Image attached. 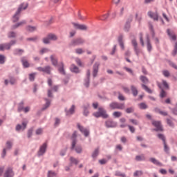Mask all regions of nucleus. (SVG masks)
<instances>
[{
	"instance_id": "obj_1",
	"label": "nucleus",
	"mask_w": 177,
	"mask_h": 177,
	"mask_svg": "<svg viewBox=\"0 0 177 177\" xmlns=\"http://www.w3.org/2000/svg\"><path fill=\"white\" fill-rule=\"evenodd\" d=\"M28 7V4L27 3H21L17 11L16 12L15 15L13 16L12 17V21L14 23H16V21H19V17H20V13L21 12V10H26V9H27V8Z\"/></svg>"
},
{
	"instance_id": "obj_2",
	"label": "nucleus",
	"mask_w": 177,
	"mask_h": 177,
	"mask_svg": "<svg viewBox=\"0 0 177 177\" xmlns=\"http://www.w3.org/2000/svg\"><path fill=\"white\" fill-rule=\"evenodd\" d=\"M94 117L96 118H99V117H102V118H109V115L104 109L100 107L98 109V111L93 113Z\"/></svg>"
},
{
	"instance_id": "obj_3",
	"label": "nucleus",
	"mask_w": 177,
	"mask_h": 177,
	"mask_svg": "<svg viewBox=\"0 0 177 177\" xmlns=\"http://www.w3.org/2000/svg\"><path fill=\"white\" fill-rule=\"evenodd\" d=\"M109 107L111 110H115V109L118 110H124V109H125V105L124 104H120L118 102H111L109 104Z\"/></svg>"
},
{
	"instance_id": "obj_4",
	"label": "nucleus",
	"mask_w": 177,
	"mask_h": 177,
	"mask_svg": "<svg viewBox=\"0 0 177 177\" xmlns=\"http://www.w3.org/2000/svg\"><path fill=\"white\" fill-rule=\"evenodd\" d=\"M72 24L75 30H81L82 31L88 30V26L85 24H80L75 22H73Z\"/></svg>"
},
{
	"instance_id": "obj_5",
	"label": "nucleus",
	"mask_w": 177,
	"mask_h": 177,
	"mask_svg": "<svg viewBox=\"0 0 177 177\" xmlns=\"http://www.w3.org/2000/svg\"><path fill=\"white\" fill-rule=\"evenodd\" d=\"M16 44V41H11L8 44H0V50L3 51L5 49L9 50L10 49V46L12 45H15Z\"/></svg>"
},
{
	"instance_id": "obj_6",
	"label": "nucleus",
	"mask_w": 177,
	"mask_h": 177,
	"mask_svg": "<svg viewBox=\"0 0 177 177\" xmlns=\"http://www.w3.org/2000/svg\"><path fill=\"white\" fill-rule=\"evenodd\" d=\"M85 43V40L83 39L79 38V39H75L72 40L71 42V46H77L78 45H82V44Z\"/></svg>"
},
{
	"instance_id": "obj_7",
	"label": "nucleus",
	"mask_w": 177,
	"mask_h": 177,
	"mask_svg": "<svg viewBox=\"0 0 177 177\" xmlns=\"http://www.w3.org/2000/svg\"><path fill=\"white\" fill-rule=\"evenodd\" d=\"M38 71H42L43 73H46V74H50V71H52V68L49 66L45 67H38L37 68Z\"/></svg>"
},
{
	"instance_id": "obj_8",
	"label": "nucleus",
	"mask_w": 177,
	"mask_h": 177,
	"mask_svg": "<svg viewBox=\"0 0 177 177\" xmlns=\"http://www.w3.org/2000/svg\"><path fill=\"white\" fill-rule=\"evenodd\" d=\"M158 138H159V139H161L162 140L164 144V150L165 151H166V153H168V151H169V148L167 145V142H165V137L164 136V135L158 134Z\"/></svg>"
},
{
	"instance_id": "obj_9",
	"label": "nucleus",
	"mask_w": 177,
	"mask_h": 177,
	"mask_svg": "<svg viewBox=\"0 0 177 177\" xmlns=\"http://www.w3.org/2000/svg\"><path fill=\"white\" fill-rule=\"evenodd\" d=\"M77 128L82 132V133L84 134V136H88L89 135V130L88 129L84 128V127L81 126V124H77Z\"/></svg>"
},
{
	"instance_id": "obj_10",
	"label": "nucleus",
	"mask_w": 177,
	"mask_h": 177,
	"mask_svg": "<svg viewBox=\"0 0 177 177\" xmlns=\"http://www.w3.org/2000/svg\"><path fill=\"white\" fill-rule=\"evenodd\" d=\"M131 44L134 48V50L136 53L137 56H139V53H140V50L139 49V48L138 47V42L136 41V39H133L131 41Z\"/></svg>"
},
{
	"instance_id": "obj_11",
	"label": "nucleus",
	"mask_w": 177,
	"mask_h": 177,
	"mask_svg": "<svg viewBox=\"0 0 177 177\" xmlns=\"http://www.w3.org/2000/svg\"><path fill=\"white\" fill-rule=\"evenodd\" d=\"M152 125L156 127V131H162V126H161V122L160 121H152Z\"/></svg>"
},
{
	"instance_id": "obj_12",
	"label": "nucleus",
	"mask_w": 177,
	"mask_h": 177,
	"mask_svg": "<svg viewBox=\"0 0 177 177\" xmlns=\"http://www.w3.org/2000/svg\"><path fill=\"white\" fill-rule=\"evenodd\" d=\"M77 131H75L72 135V145H71V149L74 150L75 147V145H77Z\"/></svg>"
},
{
	"instance_id": "obj_13",
	"label": "nucleus",
	"mask_w": 177,
	"mask_h": 177,
	"mask_svg": "<svg viewBox=\"0 0 177 177\" xmlns=\"http://www.w3.org/2000/svg\"><path fill=\"white\" fill-rule=\"evenodd\" d=\"M105 125L107 128H115V127H117V123L113 122V120H107L105 122Z\"/></svg>"
},
{
	"instance_id": "obj_14",
	"label": "nucleus",
	"mask_w": 177,
	"mask_h": 177,
	"mask_svg": "<svg viewBox=\"0 0 177 177\" xmlns=\"http://www.w3.org/2000/svg\"><path fill=\"white\" fill-rule=\"evenodd\" d=\"M100 64L99 62H96L93 66V77H96L97 75V73L99 71V66Z\"/></svg>"
},
{
	"instance_id": "obj_15",
	"label": "nucleus",
	"mask_w": 177,
	"mask_h": 177,
	"mask_svg": "<svg viewBox=\"0 0 177 177\" xmlns=\"http://www.w3.org/2000/svg\"><path fill=\"white\" fill-rule=\"evenodd\" d=\"M148 16L151 17V19H153L155 21H157L158 20V14L157 12H148Z\"/></svg>"
},
{
	"instance_id": "obj_16",
	"label": "nucleus",
	"mask_w": 177,
	"mask_h": 177,
	"mask_svg": "<svg viewBox=\"0 0 177 177\" xmlns=\"http://www.w3.org/2000/svg\"><path fill=\"white\" fill-rule=\"evenodd\" d=\"M27 124H28V122H22V126L20 125V124H17V127H16V129L17 131H24V129L26 128H27Z\"/></svg>"
},
{
	"instance_id": "obj_17",
	"label": "nucleus",
	"mask_w": 177,
	"mask_h": 177,
	"mask_svg": "<svg viewBox=\"0 0 177 177\" xmlns=\"http://www.w3.org/2000/svg\"><path fill=\"white\" fill-rule=\"evenodd\" d=\"M21 62L25 68H28V67H30V63H28V60H27L26 57H22Z\"/></svg>"
},
{
	"instance_id": "obj_18",
	"label": "nucleus",
	"mask_w": 177,
	"mask_h": 177,
	"mask_svg": "<svg viewBox=\"0 0 177 177\" xmlns=\"http://www.w3.org/2000/svg\"><path fill=\"white\" fill-rule=\"evenodd\" d=\"M46 143L43 144V146L40 147V149L38 152L39 156H42L43 154H45V152L46 151Z\"/></svg>"
},
{
	"instance_id": "obj_19",
	"label": "nucleus",
	"mask_w": 177,
	"mask_h": 177,
	"mask_svg": "<svg viewBox=\"0 0 177 177\" xmlns=\"http://www.w3.org/2000/svg\"><path fill=\"white\" fill-rule=\"evenodd\" d=\"M15 174L13 173V170L12 169H8L4 174V177H13Z\"/></svg>"
},
{
	"instance_id": "obj_20",
	"label": "nucleus",
	"mask_w": 177,
	"mask_h": 177,
	"mask_svg": "<svg viewBox=\"0 0 177 177\" xmlns=\"http://www.w3.org/2000/svg\"><path fill=\"white\" fill-rule=\"evenodd\" d=\"M167 34L171 39H172L173 41H176V35H175L174 32H171L169 29L167 30Z\"/></svg>"
},
{
	"instance_id": "obj_21",
	"label": "nucleus",
	"mask_w": 177,
	"mask_h": 177,
	"mask_svg": "<svg viewBox=\"0 0 177 177\" xmlns=\"http://www.w3.org/2000/svg\"><path fill=\"white\" fill-rule=\"evenodd\" d=\"M149 161H151V162H153V164H155V165H159V167H162V164L161 162H158V160H157L154 158H151L149 159Z\"/></svg>"
},
{
	"instance_id": "obj_22",
	"label": "nucleus",
	"mask_w": 177,
	"mask_h": 177,
	"mask_svg": "<svg viewBox=\"0 0 177 177\" xmlns=\"http://www.w3.org/2000/svg\"><path fill=\"white\" fill-rule=\"evenodd\" d=\"M50 60L52 62L53 66H57V58H56V56L51 55Z\"/></svg>"
},
{
	"instance_id": "obj_23",
	"label": "nucleus",
	"mask_w": 177,
	"mask_h": 177,
	"mask_svg": "<svg viewBox=\"0 0 177 177\" xmlns=\"http://www.w3.org/2000/svg\"><path fill=\"white\" fill-rule=\"evenodd\" d=\"M158 86L161 89L160 97H165L167 96V93L161 88V84L158 83Z\"/></svg>"
},
{
	"instance_id": "obj_24",
	"label": "nucleus",
	"mask_w": 177,
	"mask_h": 177,
	"mask_svg": "<svg viewBox=\"0 0 177 177\" xmlns=\"http://www.w3.org/2000/svg\"><path fill=\"white\" fill-rule=\"evenodd\" d=\"M131 90L133 96H138V88L135 86H131Z\"/></svg>"
},
{
	"instance_id": "obj_25",
	"label": "nucleus",
	"mask_w": 177,
	"mask_h": 177,
	"mask_svg": "<svg viewBox=\"0 0 177 177\" xmlns=\"http://www.w3.org/2000/svg\"><path fill=\"white\" fill-rule=\"evenodd\" d=\"M71 71H72V73H80V69L75 65L72 64L71 66Z\"/></svg>"
},
{
	"instance_id": "obj_26",
	"label": "nucleus",
	"mask_w": 177,
	"mask_h": 177,
	"mask_svg": "<svg viewBox=\"0 0 177 177\" xmlns=\"http://www.w3.org/2000/svg\"><path fill=\"white\" fill-rule=\"evenodd\" d=\"M26 24V21H21L16 25L12 26V30H15V28H17V27H21V26H24Z\"/></svg>"
},
{
	"instance_id": "obj_27",
	"label": "nucleus",
	"mask_w": 177,
	"mask_h": 177,
	"mask_svg": "<svg viewBox=\"0 0 177 177\" xmlns=\"http://www.w3.org/2000/svg\"><path fill=\"white\" fill-rule=\"evenodd\" d=\"M74 110H75V106L73 105L71 109L66 111V115H71V114H74Z\"/></svg>"
},
{
	"instance_id": "obj_28",
	"label": "nucleus",
	"mask_w": 177,
	"mask_h": 177,
	"mask_svg": "<svg viewBox=\"0 0 177 177\" xmlns=\"http://www.w3.org/2000/svg\"><path fill=\"white\" fill-rule=\"evenodd\" d=\"M141 86L142 88H144L146 92H147L148 93H153V91H151V89H150L149 87H147V86L145 85V84H141Z\"/></svg>"
},
{
	"instance_id": "obj_29",
	"label": "nucleus",
	"mask_w": 177,
	"mask_h": 177,
	"mask_svg": "<svg viewBox=\"0 0 177 177\" xmlns=\"http://www.w3.org/2000/svg\"><path fill=\"white\" fill-rule=\"evenodd\" d=\"M140 80L143 84H149V79L145 76H140Z\"/></svg>"
},
{
	"instance_id": "obj_30",
	"label": "nucleus",
	"mask_w": 177,
	"mask_h": 177,
	"mask_svg": "<svg viewBox=\"0 0 177 177\" xmlns=\"http://www.w3.org/2000/svg\"><path fill=\"white\" fill-rule=\"evenodd\" d=\"M99 156V148H96L92 153L93 158H96Z\"/></svg>"
},
{
	"instance_id": "obj_31",
	"label": "nucleus",
	"mask_w": 177,
	"mask_h": 177,
	"mask_svg": "<svg viewBox=\"0 0 177 177\" xmlns=\"http://www.w3.org/2000/svg\"><path fill=\"white\" fill-rule=\"evenodd\" d=\"M145 155L136 156V161H145Z\"/></svg>"
},
{
	"instance_id": "obj_32",
	"label": "nucleus",
	"mask_w": 177,
	"mask_h": 177,
	"mask_svg": "<svg viewBox=\"0 0 177 177\" xmlns=\"http://www.w3.org/2000/svg\"><path fill=\"white\" fill-rule=\"evenodd\" d=\"M70 161H71V164H75V165H78V162H80V161L78 160H77L75 158H73V157L70 158Z\"/></svg>"
},
{
	"instance_id": "obj_33",
	"label": "nucleus",
	"mask_w": 177,
	"mask_h": 177,
	"mask_svg": "<svg viewBox=\"0 0 177 177\" xmlns=\"http://www.w3.org/2000/svg\"><path fill=\"white\" fill-rule=\"evenodd\" d=\"M113 115L115 117V118H120V117L122 115V113L120 111H115L113 112Z\"/></svg>"
},
{
	"instance_id": "obj_34",
	"label": "nucleus",
	"mask_w": 177,
	"mask_h": 177,
	"mask_svg": "<svg viewBox=\"0 0 177 177\" xmlns=\"http://www.w3.org/2000/svg\"><path fill=\"white\" fill-rule=\"evenodd\" d=\"M48 36V38H50V41H56V39H57V36H56L55 35L49 34Z\"/></svg>"
},
{
	"instance_id": "obj_35",
	"label": "nucleus",
	"mask_w": 177,
	"mask_h": 177,
	"mask_svg": "<svg viewBox=\"0 0 177 177\" xmlns=\"http://www.w3.org/2000/svg\"><path fill=\"white\" fill-rule=\"evenodd\" d=\"M109 14H105L101 17H98L97 19H99V20H102V21L107 20V19L109 18Z\"/></svg>"
},
{
	"instance_id": "obj_36",
	"label": "nucleus",
	"mask_w": 177,
	"mask_h": 177,
	"mask_svg": "<svg viewBox=\"0 0 177 177\" xmlns=\"http://www.w3.org/2000/svg\"><path fill=\"white\" fill-rule=\"evenodd\" d=\"M172 56H176L177 55V41L174 44V48L171 53Z\"/></svg>"
},
{
	"instance_id": "obj_37",
	"label": "nucleus",
	"mask_w": 177,
	"mask_h": 177,
	"mask_svg": "<svg viewBox=\"0 0 177 177\" xmlns=\"http://www.w3.org/2000/svg\"><path fill=\"white\" fill-rule=\"evenodd\" d=\"M118 42L122 49H124V42L122 41V36H120L118 38Z\"/></svg>"
},
{
	"instance_id": "obj_38",
	"label": "nucleus",
	"mask_w": 177,
	"mask_h": 177,
	"mask_svg": "<svg viewBox=\"0 0 177 177\" xmlns=\"http://www.w3.org/2000/svg\"><path fill=\"white\" fill-rule=\"evenodd\" d=\"M27 31H30V32H32V31H35L37 30V28L35 26H28L26 28Z\"/></svg>"
},
{
	"instance_id": "obj_39",
	"label": "nucleus",
	"mask_w": 177,
	"mask_h": 177,
	"mask_svg": "<svg viewBox=\"0 0 177 177\" xmlns=\"http://www.w3.org/2000/svg\"><path fill=\"white\" fill-rule=\"evenodd\" d=\"M147 50L149 52L151 50V44H150V39H149V36H147Z\"/></svg>"
},
{
	"instance_id": "obj_40",
	"label": "nucleus",
	"mask_w": 177,
	"mask_h": 177,
	"mask_svg": "<svg viewBox=\"0 0 177 177\" xmlns=\"http://www.w3.org/2000/svg\"><path fill=\"white\" fill-rule=\"evenodd\" d=\"M142 175H143V172H142V171H136L133 174L134 177L142 176Z\"/></svg>"
},
{
	"instance_id": "obj_41",
	"label": "nucleus",
	"mask_w": 177,
	"mask_h": 177,
	"mask_svg": "<svg viewBox=\"0 0 177 177\" xmlns=\"http://www.w3.org/2000/svg\"><path fill=\"white\" fill-rule=\"evenodd\" d=\"M62 66L59 68V72L60 74H66V72L64 71V65L63 63L61 64Z\"/></svg>"
},
{
	"instance_id": "obj_42",
	"label": "nucleus",
	"mask_w": 177,
	"mask_h": 177,
	"mask_svg": "<svg viewBox=\"0 0 177 177\" xmlns=\"http://www.w3.org/2000/svg\"><path fill=\"white\" fill-rule=\"evenodd\" d=\"M15 55H23L24 53V50L22 49H16L15 50Z\"/></svg>"
},
{
	"instance_id": "obj_43",
	"label": "nucleus",
	"mask_w": 177,
	"mask_h": 177,
	"mask_svg": "<svg viewBox=\"0 0 177 177\" xmlns=\"http://www.w3.org/2000/svg\"><path fill=\"white\" fill-rule=\"evenodd\" d=\"M139 107L140 109H141L142 110H145L146 109H147V105L145 103H140L139 104Z\"/></svg>"
},
{
	"instance_id": "obj_44",
	"label": "nucleus",
	"mask_w": 177,
	"mask_h": 177,
	"mask_svg": "<svg viewBox=\"0 0 177 177\" xmlns=\"http://www.w3.org/2000/svg\"><path fill=\"white\" fill-rule=\"evenodd\" d=\"M75 150L76 151V153H82V147L81 146H77L75 148Z\"/></svg>"
},
{
	"instance_id": "obj_45",
	"label": "nucleus",
	"mask_w": 177,
	"mask_h": 177,
	"mask_svg": "<svg viewBox=\"0 0 177 177\" xmlns=\"http://www.w3.org/2000/svg\"><path fill=\"white\" fill-rule=\"evenodd\" d=\"M35 75H37V73H30L29 75L30 81H34V80H35Z\"/></svg>"
},
{
	"instance_id": "obj_46",
	"label": "nucleus",
	"mask_w": 177,
	"mask_h": 177,
	"mask_svg": "<svg viewBox=\"0 0 177 177\" xmlns=\"http://www.w3.org/2000/svg\"><path fill=\"white\" fill-rule=\"evenodd\" d=\"M8 38H15L16 37V33L15 32H10L8 35Z\"/></svg>"
},
{
	"instance_id": "obj_47",
	"label": "nucleus",
	"mask_w": 177,
	"mask_h": 177,
	"mask_svg": "<svg viewBox=\"0 0 177 177\" xmlns=\"http://www.w3.org/2000/svg\"><path fill=\"white\" fill-rule=\"evenodd\" d=\"M44 44H49L50 42V39L49 38V36H47L46 37L43 39Z\"/></svg>"
},
{
	"instance_id": "obj_48",
	"label": "nucleus",
	"mask_w": 177,
	"mask_h": 177,
	"mask_svg": "<svg viewBox=\"0 0 177 177\" xmlns=\"http://www.w3.org/2000/svg\"><path fill=\"white\" fill-rule=\"evenodd\" d=\"M140 42L142 46H145V42L143 41V35L142 33L140 34Z\"/></svg>"
},
{
	"instance_id": "obj_49",
	"label": "nucleus",
	"mask_w": 177,
	"mask_h": 177,
	"mask_svg": "<svg viewBox=\"0 0 177 177\" xmlns=\"http://www.w3.org/2000/svg\"><path fill=\"white\" fill-rule=\"evenodd\" d=\"M56 176V174L53 171H49L48 174V177H55Z\"/></svg>"
},
{
	"instance_id": "obj_50",
	"label": "nucleus",
	"mask_w": 177,
	"mask_h": 177,
	"mask_svg": "<svg viewBox=\"0 0 177 177\" xmlns=\"http://www.w3.org/2000/svg\"><path fill=\"white\" fill-rule=\"evenodd\" d=\"M162 85L165 86V89H169V86L168 85L167 81L162 80Z\"/></svg>"
},
{
	"instance_id": "obj_51",
	"label": "nucleus",
	"mask_w": 177,
	"mask_h": 177,
	"mask_svg": "<svg viewBox=\"0 0 177 177\" xmlns=\"http://www.w3.org/2000/svg\"><path fill=\"white\" fill-rule=\"evenodd\" d=\"M46 100V102L44 107H43V110H46V109H48V107L50 106V102L48 100Z\"/></svg>"
},
{
	"instance_id": "obj_52",
	"label": "nucleus",
	"mask_w": 177,
	"mask_h": 177,
	"mask_svg": "<svg viewBox=\"0 0 177 177\" xmlns=\"http://www.w3.org/2000/svg\"><path fill=\"white\" fill-rule=\"evenodd\" d=\"M89 107V105H87L86 107L84 108V115H88V114H89V112L88 111V108Z\"/></svg>"
},
{
	"instance_id": "obj_53",
	"label": "nucleus",
	"mask_w": 177,
	"mask_h": 177,
	"mask_svg": "<svg viewBox=\"0 0 177 177\" xmlns=\"http://www.w3.org/2000/svg\"><path fill=\"white\" fill-rule=\"evenodd\" d=\"M75 53L78 55H82V53H84V50H82V48H77Z\"/></svg>"
},
{
	"instance_id": "obj_54",
	"label": "nucleus",
	"mask_w": 177,
	"mask_h": 177,
	"mask_svg": "<svg viewBox=\"0 0 177 177\" xmlns=\"http://www.w3.org/2000/svg\"><path fill=\"white\" fill-rule=\"evenodd\" d=\"M23 106H24V103L23 102L19 104V107H18V111H23V110L24 109V107Z\"/></svg>"
},
{
	"instance_id": "obj_55",
	"label": "nucleus",
	"mask_w": 177,
	"mask_h": 177,
	"mask_svg": "<svg viewBox=\"0 0 177 177\" xmlns=\"http://www.w3.org/2000/svg\"><path fill=\"white\" fill-rule=\"evenodd\" d=\"M5 63V56L0 55V64H3Z\"/></svg>"
},
{
	"instance_id": "obj_56",
	"label": "nucleus",
	"mask_w": 177,
	"mask_h": 177,
	"mask_svg": "<svg viewBox=\"0 0 177 177\" xmlns=\"http://www.w3.org/2000/svg\"><path fill=\"white\" fill-rule=\"evenodd\" d=\"M169 66L173 67V68H175L176 70H177V66H176V64H175V63H174L172 62H169Z\"/></svg>"
},
{
	"instance_id": "obj_57",
	"label": "nucleus",
	"mask_w": 177,
	"mask_h": 177,
	"mask_svg": "<svg viewBox=\"0 0 177 177\" xmlns=\"http://www.w3.org/2000/svg\"><path fill=\"white\" fill-rule=\"evenodd\" d=\"M162 74L165 77H169V75H170L169 71H163Z\"/></svg>"
},
{
	"instance_id": "obj_58",
	"label": "nucleus",
	"mask_w": 177,
	"mask_h": 177,
	"mask_svg": "<svg viewBox=\"0 0 177 177\" xmlns=\"http://www.w3.org/2000/svg\"><path fill=\"white\" fill-rule=\"evenodd\" d=\"M12 148V142L8 141L6 142V149H11Z\"/></svg>"
},
{
	"instance_id": "obj_59",
	"label": "nucleus",
	"mask_w": 177,
	"mask_h": 177,
	"mask_svg": "<svg viewBox=\"0 0 177 177\" xmlns=\"http://www.w3.org/2000/svg\"><path fill=\"white\" fill-rule=\"evenodd\" d=\"M126 113H133V108L131 107V108H127L126 109Z\"/></svg>"
},
{
	"instance_id": "obj_60",
	"label": "nucleus",
	"mask_w": 177,
	"mask_h": 177,
	"mask_svg": "<svg viewBox=\"0 0 177 177\" xmlns=\"http://www.w3.org/2000/svg\"><path fill=\"white\" fill-rule=\"evenodd\" d=\"M99 162L101 164V165H103L107 163V160L106 159H101L99 160Z\"/></svg>"
},
{
	"instance_id": "obj_61",
	"label": "nucleus",
	"mask_w": 177,
	"mask_h": 177,
	"mask_svg": "<svg viewBox=\"0 0 177 177\" xmlns=\"http://www.w3.org/2000/svg\"><path fill=\"white\" fill-rule=\"evenodd\" d=\"M128 127H129V131H130L132 133H133L135 132V127H132V126H131V125H129Z\"/></svg>"
},
{
	"instance_id": "obj_62",
	"label": "nucleus",
	"mask_w": 177,
	"mask_h": 177,
	"mask_svg": "<svg viewBox=\"0 0 177 177\" xmlns=\"http://www.w3.org/2000/svg\"><path fill=\"white\" fill-rule=\"evenodd\" d=\"M130 122H132L133 125H138V120H133V119H130L129 120Z\"/></svg>"
},
{
	"instance_id": "obj_63",
	"label": "nucleus",
	"mask_w": 177,
	"mask_h": 177,
	"mask_svg": "<svg viewBox=\"0 0 177 177\" xmlns=\"http://www.w3.org/2000/svg\"><path fill=\"white\" fill-rule=\"evenodd\" d=\"M123 174H124L121 173L120 171H116L115 174V176H121V177H122Z\"/></svg>"
},
{
	"instance_id": "obj_64",
	"label": "nucleus",
	"mask_w": 177,
	"mask_h": 177,
	"mask_svg": "<svg viewBox=\"0 0 177 177\" xmlns=\"http://www.w3.org/2000/svg\"><path fill=\"white\" fill-rule=\"evenodd\" d=\"M41 133H42V129H38L36 131V135H41Z\"/></svg>"
}]
</instances>
